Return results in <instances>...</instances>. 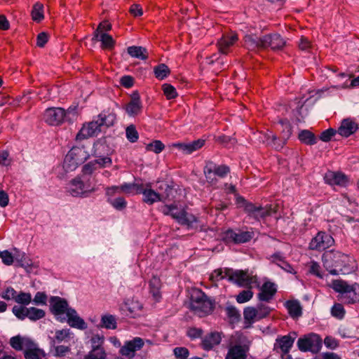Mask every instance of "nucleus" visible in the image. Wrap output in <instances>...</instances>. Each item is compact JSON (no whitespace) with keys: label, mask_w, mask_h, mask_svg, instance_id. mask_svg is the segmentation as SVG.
Returning <instances> with one entry per match:
<instances>
[{"label":"nucleus","mask_w":359,"mask_h":359,"mask_svg":"<svg viewBox=\"0 0 359 359\" xmlns=\"http://www.w3.org/2000/svg\"><path fill=\"white\" fill-rule=\"evenodd\" d=\"M203 172L207 182L212 186H215L217 182V175L215 173V172L212 171L211 167L209 168L206 165L204 168Z\"/></svg>","instance_id":"nucleus-54"},{"label":"nucleus","mask_w":359,"mask_h":359,"mask_svg":"<svg viewBox=\"0 0 359 359\" xmlns=\"http://www.w3.org/2000/svg\"><path fill=\"white\" fill-rule=\"evenodd\" d=\"M141 194H143V201L149 205H152L157 201H163V196L151 189L142 187Z\"/></svg>","instance_id":"nucleus-33"},{"label":"nucleus","mask_w":359,"mask_h":359,"mask_svg":"<svg viewBox=\"0 0 359 359\" xmlns=\"http://www.w3.org/2000/svg\"><path fill=\"white\" fill-rule=\"evenodd\" d=\"M226 274L229 275V280L239 286H248L252 283V278L246 271L241 270L233 271L226 268Z\"/></svg>","instance_id":"nucleus-13"},{"label":"nucleus","mask_w":359,"mask_h":359,"mask_svg":"<svg viewBox=\"0 0 359 359\" xmlns=\"http://www.w3.org/2000/svg\"><path fill=\"white\" fill-rule=\"evenodd\" d=\"M245 46L250 50L264 48V36L258 37L256 35L248 34L244 38Z\"/></svg>","instance_id":"nucleus-29"},{"label":"nucleus","mask_w":359,"mask_h":359,"mask_svg":"<svg viewBox=\"0 0 359 359\" xmlns=\"http://www.w3.org/2000/svg\"><path fill=\"white\" fill-rule=\"evenodd\" d=\"M125 109L129 116L135 117L141 114L142 104L137 92H135L131 95L130 100L126 105Z\"/></svg>","instance_id":"nucleus-20"},{"label":"nucleus","mask_w":359,"mask_h":359,"mask_svg":"<svg viewBox=\"0 0 359 359\" xmlns=\"http://www.w3.org/2000/svg\"><path fill=\"white\" fill-rule=\"evenodd\" d=\"M111 29V25L108 21H102L100 22L93 33V40H98V37L101 33L109 31Z\"/></svg>","instance_id":"nucleus-48"},{"label":"nucleus","mask_w":359,"mask_h":359,"mask_svg":"<svg viewBox=\"0 0 359 359\" xmlns=\"http://www.w3.org/2000/svg\"><path fill=\"white\" fill-rule=\"evenodd\" d=\"M32 20L36 22H40L44 18L43 6L40 3H36L32 11Z\"/></svg>","instance_id":"nucleus-47"},{"label":"nucleus","mask_w":359,"mask_h":359,"mask_svg":"<svg viewBox=\"0 0 359 359\" xmlns=\"http://www.w3.org/2000/svg\"><path fill=\"white\" fill-rule=\"evenodd\" d=\"M50 309L51 313L57 317V319H60L61 316L66 314L67 316V311L72 309L69 307L67 301L65 299L57 296H53L50 298Z\"/></svg>","instance_id":"nucleus-12"},{"label":"nucleus","mask_w":359,"mask_h":359,"mask_svg":"<svg viewBox=\"0 0 359 359\" xmlns=\"http://www.w3.org/2000/svg\"><path fill=\"white\" fill-rule=\"evenodd\" d=\"M190 309L198 315L207 314L212 311V305L204 294H200L198 297H191Z\"/></svg>","instance_id":"nucleus-10"},{"label":"nucleus","mask_w":359,"mask_h":359,"mask_svg":"<svg viewBox=\"0 0 359 359\" xmlns=\"http://www.w3.org/2000/svg\"><path fill=\"white\" fill-rule=\"evenodd\" d=\"M164 148V144L160 140H154L146 146V149L147 151H153L156 154L161 153Z\"/></svg>","instance_id":"nucleus-51"},{"label":"nucleus","mask_w":359,"mask_h":359,"mask_svg":"<svg viewBox=\"0 0 359 359\" xmlns=\"http://www.w3.org/2000/svg\"><path fill=\"white\" fill-rule=\"evenodd\" d=\"M90 351H105L104 348V337L100 334H93L90 339Z\"/></svg>","instance_id":"nucleus-37"},{"label":"nucleus","mask_w":359,"mask_h":359,"mask_svg":"<svg viewBox=\"0 0 359 359\" xmlns=\"http://www.w3.org/2000/svg\"><path fill=\"white\" fill-rule=\"evenodd\" d=\"M142 305L138 302L128 301L121 307L124 314L130 318H136L140 315Z\"/></svg>","instance_id":"nucleus-27"},{"label":"nucleus","mask_w":359,"mask_h":359,"mask_svg":"<svg viewBox=\"0 0 359 359\" xmlns=\"http://www.w3.org/2000/svg\"><path fill=\"white\" fill-rule=\"evenodd\" d=\"M297 334L290 333L287 335L278 337L274 344V349H280L283 354H287L293 346Z\"/></svg>","instance_id":"nucleus-18"},{"label":"nucleus","mask_w":359,"mask_h":359,"mask_svg":"<svg viewBox=\"0 0 359 359\" xmlns=\"http://www.w3.org/2000/svg\"><path fill=\"white\" fill-rule=\"evenodd\" d=\"M248 347L246 345L236 344L231 346L225 359H247Z\"/></svg>","instance_id":"nucleus-26"},{"label":"nucleus","mask_w":359,"mask_h":359,"mask_svg":"<svg viewBox=\"0 0 359 359\" xmlns=\"http://www.w3.org/2000/svg\"><path fill=\"white\" fill-rule=\"evenodd\" d=\"M97 41H101L102 48L104 49H112L115 44L112 36L106 33H101Z\"/></svg>","instance_id":"nucleus-44"},{"label":"nucleus","mask_w":359,"mask_h":359,"mask_svg":"<svg viewBox=\"0 0 359 359\" xmlns=\"http://www.w3.org/2000/svg\"><path fill=\"white\" fill-rule=\"evenodd\" d=\"M32 342V341L30 339L20 336L13 337L10 341L11 346L17 351H20L23 348L26 350Z\"/></svg>","instance_id":"nucleus-34"},{"label":"nucleus","mask_w":359,"mask_h":359,"mask_svg":"<svg viewBox=\"0 0 359 359\" xmlns=\"http://www.w3.org/2000/svg\"><path fill=\"white\" fill-rule=\"evenodd\" d=\"M154 72L157 79L163 80L169 75L170 69L165 64H160L154 68Z\"/></svg>","instance_id":"nucleus-46"},{"label":"nucleus","mask_w":359,"mask_h":359,"mask_svg":"<svg viewBox=\"0 0 359 359\" xmlns=\"http://www.w3.org/2000/svg\"><path fill=\"white\" fill-rule=\"evenodd\" d=\"M81 180L79 177L72 180L68 187L69 193L74 197L83 196L87 193H91L95 191V188L90 182L88 179Z\"/></svg>","instance_id":"nucleus-7"},{"label":"nucleus","mask_w":359,"mask_h":359,"mask_svg":"<svg viewBox=\"0 0 359 359\" xmlns=\"http://www.w3.org/2000/svg\"><path fill=\"white\" fill-rule=\"evenodd\" d=\"M334 242V238L330 234L320 231L311 239L309 248L313 250H324L331 247Z\"/></svg>","instance_id":"nucleus-8"},{"label":"nucleus","mask_w":359,"mask_h":359,"mask_svg":"<svg viewBox=\"0 0 359 359\" xmlns=\"http://www.w3.org/2000/svg\"><path fill=\"white\" fill-rule=\"evenodd\" d=\"M222 339V333L219 332H211L201 338V346L205 351H209L218 346Z\"/></svg>","instance_id":"nucleus-17"},{"label":"nucleus","mask_w":359,"mask_h":359,"mask_svg":"<svg viewBox=\"0 0 359 359\" xmlns=\"http://www.w3.org/2000/svg\"><path fill=\"white\" fill-rule=\"evenodd\" d=\"M144 344V340L140 337H135L132 340L126 341L121 348L120 353L123 355L133 357L137 351L140 350Z\"/></svg>","instance_id":"nucleus-14"},{"label":"nucleus","mask_w":359,"mask_h":359,"mask_svg":"<svg viewBox=\"0 0 359 359\" xmlns=\"http://www.w3.org/2000/svg\"><path fill=\"white\" fill-rule=\"evenodd\" d=\"M322 344V340L317 334L311 333L299 338L297 345L298 348L303 352L311 351L317 353Z\"/></svg>","instance_id":"nucleus-5"},{"label":"nucleus","mask_w":359,"mask_h":359,"mask_svg":"<svg viewBox=\"0 0 359 359\" xmlns=\"http://www.w3.org/2000/svg\"><path fill=\"white\" fill-rule=\"evenodd\" d=\"M285 128L287 129V135H282L281 137H278L276 136V140L274 141L272 149L280 151L285 145L287 140L289 139L292 134V127L290 124L286 123Z\"/></svg>","instance_id":"nucleus-38"},{"label":"nucleus","mask_w":359,"mask_h":359,"mask_svg":"<svg viewBox=\"0 0 359 359\" xmlns=\"http://www.w3.org/2000/svg\"><path fill=\"white\" fill-rule=\"evenodd\" d=\"M237 41V34L234 32L224 34L217 41L219 52L222 54L226 55L229 53V48L233 46Z\"/></svg>","instance_id":"nucleus-21"},{"label":"nucleus","mask_w":359,"mask_h":359,"mask_svg":"<svg viewBox=\"0 0 359 359\" xmlns=\"http://www.w3.org/2000/svg\"><path fill=\"white\" fill-rule=\"evenodd\" d=\"M288 313L292 318H298L302 315V307L299 300H287L284 304Z\"/></svg>","instance_id":"nucleus-31"},{"label":"nucleus","mask_w":359,"mask_h":359,"mask_svg":"<svg viewBox=\"0 0 359 359\" xmlns=\"http://www.w3.org/2000/svg\"><path fill=\"white\" fill-rule=\"evenodd\" d=\"M325 181L331 185L345 186L347 182V177L341 172L328 171L325 175Z\"/></svg>","instance_id":"nucleus-28"},{"label":"nucleus","mask_w":359,"mask_h":359,"mask_svg":"<svg viewBox=\"0 0 359 359\" xmlns=\"http://www.w3.org/2000/svg\"><path fill=\"white\" fill-rule=\"evenodd\" d=\"M142 184L123 183L121 186H113L106 189V194L108 196H113L116 193H124L127 195H135L141 194Z\"/></svg>","instance_id":"nucleus-9"},{"label":"nucleus","mask_w":359,"mask_h":359,"mask_svg":"<svg viewBox=\"0 0 359 359\" xmlns=\"http://www.w3.org/2000/svg\"><path fill=\"white\" fill-rule=\"evenodd\" d=\"M101 325L107 329L116 328V320L113 315H104L101 318Z\"/></svg>","instance_id":"nucleus-45"},{"label":"nucleus","mask_w":359,"mask_h":359,"mask_svg":"<svg viewBox=\"0 0 359 359\" xmlns=\"http://www.w3.org/2000/svg\"><path fill=\"white\" fill-rule=\"evenodd\" d=\"M24 355L25 359H46V353L43 350L39 348L33 341L25 350Z\"/></svg>","instance_id":"nucleus-30"},{"label":"nucleus","mask_w":359,"mask_h":359,"mask_svg":"<svg viewBox=\"0 0 359 359\" xmlns=\"http://www.w3.org/2000/svg\"><path fill=\"white\" fill-rule=\"evenodd\" d=\"M358 130V125L351 118L344 119L337 130L338 134L342 137H349Z\"/></svg>","instance_id":"nucleus-24"},{"label":"nucleus","mask_w":359,"mask_h":359,"mask_svg":"<svg viewBox=\"0 0 359 359\" xmlns=\"http://www.w3.org/2000/svg\"><path fill=\"white\" fill-rule=\"evenodd\" d=\"M285 41L280 34H273L264 36V48L270 47L273 50L281 49Z\"/></svg>","instance_id":"nucleus-25"},{"label":"nucleus","mask_w":359,"mask_h":359,"mask_svg":"<svg viewBox=\"0 0 359 359\" xmlns=\"http://www.w3.org/2000/svg\"><path fill=\"white\" fill-rule=\"evenodd\" d=\"M227 277L229 278V275L226 274V269L224 271L222 269H217L211 273L210 280L213 282H217Z\"/></svg>","instance_id":"nucleus-58"},{"label":"nucleus","mask_w":359,"mask_h":359,"mask_svg":"<svg viewBox=\"0 0 359 359\" xmlns=\"http://www.w3.org/2000/svg\"><path fill=\"white\" fill-rule=\"evenodd\" d=\"M277 292V287L275 283L270 281L265 282L260 289L258 294V299L263 302H269Z\"/></svg>","instance_id":"nucleus-22"},{"label":"nucleus","mask_w":359,"mask_h":359,"mask_svg":"<svg viewBox=\"0 0 359 359\" xmlns=\"http://www.w3.org/2000/svg\"><path fill=\"white\" fill-rule=\"evenodd\" d=\"M299 140L304 144L313 145L317 142L315 135L309 130H302L298 135Z\"/></svg>","instance_id":"nucleus-39"},{"label":"nucleus","mask_w":359,"mask_h":359,"mask_svg":"<svg viewBox=\"0 0 359 359\" xmlns=\"http://www.w3.org/2000/svg\"><path fill=\"white\" fill-rule=\"evenodd\" d=\"M331 313L334 317L341 319L344 316L345 310L342 304L336 303L332 307Z\"/></svg>","instance_id":"nucleus-57"},{"label":"nucleus","mask_w":359,"mask_h":359,"mask_svg":"<svg viewBox=\"0 0 359 359\" xmlns=\"http://www.w3.org/2000/svg\"><path fill=\"white\" fill-rule=\"evenodd\" d=\"M164 95L168 100L174 99L177 96L176 89L169 83H164L162 86Z\"/></svg>","instance_id":"nucleus-53"},{"label":"nucleus","mask_w":359,"mask_h":359,"mask_svg":"<svg viewBox=\"0 0 359 359\" xmlns=\"http://www.w3.org/2000/svg\"><path fill=\"white\" fill-rule=\"evenodd\" d=\"M205 141L198 139L190 142H176L172 144L170 147L176 148L183 154H191L195 151L198 150L204 145Z\"/></svg>","instance_id":"nucleus-16"},{"label":"nucleus","mask_w":359,"mask_h":359,"mask_svg":"<svg viewBox=\"0 0 359 359\" xmlns=\"http://www.w3.org/2000/svg\"><path fill=\"white\" fill-rule=\"evenodd\" d=\"M254 233L249 231L228 229L224 232L223 241L228 244H240L250 241L253 237Z\"/></svg>","instance_id":"nucleus-6"},{"label":"nucleus","mask_w":359,"mask_h":359,"mask_svg":"<svg viewBox=\"0 0 359 359\" xmlns=\"http://www.w3.org/2000/svg\"><path fill=\"white\" fill-rule=\"evenodd\" d=\"M15 301L23 305H28L32 302V295L30 293L20 292L16 294Z\"/></svg>","instance_id":"nucleus-55"},{"label":"nucleus","mask_w":359,"mask_h":359,"mask_svg":"<svg viewBox=\"0 0 359 359\" xmlns=\"http://www.w3.org/2000/svg\"><path fill=\"white\" fill-rule=\"evenodd\" d=\"M65 320L70 327L74 328L84 330L88 327L87 323L78 315L74 309H70L68 310L67 318H62L60 319V322H64Z\"/></svg>","instance_id":"nucleus-15"},{"label":"nucleus","mask_w":359,"mask_h":359,"mask_svg":"<svg viewBox=\"0 0 359 359\" xmlns=\"http://www.w3.org/2000/svg\"><path fill=\"white\" fill-rule=\"evenodd\" d=\"M72 335V332L67 328L56 330L53 341L57 343L69 342Z\"/></svg>","instance_id":"nucleus-40"},{"label":"nucleus","mask_w":359,"mask_h":359,"mask_svg":"<svg viewBox=\"0 0 359 359\" xmlns=\"http://www.w3.org/2000/svg\"><path fill=\"white\" fill-rule=\"evenodd\" d=\"M84 154L85 151L83 148H72L65 156V164H66L67 161L72 162L74 168H75L80 162L83 159H86V156Z\"/></svg>","instance_id":"nucleus-23"},{"label":"nucleus","mask_w":359,"mask_h":359,"mask_svg":"<svg viewBox=\"0 0 359 359\" xmlns=\"http://www.w3.org/2000/svg\"><path fill=\"white\" fill-rule=\"evenodd\" d=\"M66 116V111L61 107H51L47 109L43 114V119L50 126H58L63 123Z\"/></svg>","instance_id":"nucleus-11"},{"label":"nucleus","mask_w":359,"mask_h":359,"mask_svg":"<svg viewBox=\"0 0 359 359\" xmlns=\"http://www.w3.org/2000/svg\"><path fill=\"white\" fill-rule=\"evenodd\" d=\"M161 211L165 215L171 216L178 223L188 228L196 226L198 219L194 215L186 212L184 209L179 208L175 204L162 205Z\"/></svg>","instance_id":"nucleus-3"},{"label":"nucleus","mask_w":359,"mask_h":359,"mask_svg":"<svg viewBox=\"0 0 359 359\" xmlns=\"http://www.w3.org/2000/svg\"><path fill=\"white\" fill-rule=\"evenodd\" d=\"M187 336L191 339L201 338L203 331L201 328L190 327L187 330Z\"/></svg>","instance_id":"nucleus-61"},{"label":"nucleus","mask_w":359,"mask_h":359,"mask_svg":"<svg viewBox=\"0 0 359 359\" xmlns=\"http://www.w3.org/2000/svg\"><path fill=\"white\" fill-rule=\"evenodd\" d=\"M46 312L41 309L29 307L27 310V318L32 321H36L44 318Z\"/></svg>","instance_id":"nucleus-42"},{"label":"nucleus","mask_w":359,"mask_h":359,"mask_svg":"<svg viewBox=\"0 0 359 359\" xmlns=\"http://www.w3.org/2000/svg\"><path fill=\"white\" fill-rule=\"evenodd\" d=\"M236 203L238 208H242L244 210L250 213L252 208H254V204L247 201L243 196H236Z\"/></svg>","instance_id":"nucleus-50"},{"label":"nucleus","mask_w":359,"mask_h":359,"mask_svg":"<svg viewBox=\"0 0 359 359\" xmlns=\"http://www.w3.org/2000/svg\"><path fill=\"white\" fill-rule=\"evenodd\" d=\"M174 354L177 359H187L189 351L184 347H177L173 350Z\"/></svg>","instance_id":"nucleus-62"},{"label":"nucleus","mask_w":359,"mask_h":359,"mask_svg":"<svg viewBox=\"0 0 359 359\" xmlns=\"http://www.w3.org/2000/svg\"><path fill=\"white\" fill-rule=\"evenodd\" d=\"M269 313L268 307H247L243 311L244 318L249 323L255 322V320L262 319L266 316Z\"/></svg>","instance_id":"nucleus-19"},{"label":"nucleus","mask_w":359,"mask_h":359,"mask_svg":"<svg viewBox=\"0 0 359 359\" xmlns=\"http://www.w3.org/2000/svg\"><path fill=\"white\" fill-rule=\"evenodd\" d=\"M128 53L133 57L145 60L148 57L147 48L142 46H132L127 48Z\"/></svg>","instance_id":"nucleus-36"},{"label":"nucleus","mask_w":359,"mask_h":359,"mask_svg":"<svg viewBox=\"0 0 359 359\" xmlns=\"http://www.w3.org/2000/svg\"><path fill=\"white\" fill-rule=\"evenodd\" d=\"M161 281L159 278L154 276L149 281V292L156 301L161 298Z\"/></svg>","instance_id":"nucleus-35"},{"label":"nucleus","mask_w":359,"mask_h":359,"mask_svg":"<svg viewBox=\"0 0 359 359\" xmlns=\"http://www.w3.org/2000/svg\"><path fill=\"white\" fill-rule=\"evenodd\" d=\"M109 203L117 210H122L127 205V202L123 197H118L114 200H110Z\"/></svg>","instance_id":"nucleus-59"},{"label":"nucleus","mask_w":359,"mask_h":359,"mask_svg":"<svg viewBox=\"0 0 359 359\" xmlns=\"http://www.w3.org/2000/svg\"><path fill=\"white\" fill-rule=\"evenodd\" d=\"M206 165L209 168L211 167L212 171L215 172L217 177L222 178L224 177L230 172L229 168L224 165H217L212 162H208Z\"/></svg>","instance_id":"nucleus-41"},{"label":"nucleus","mask_w":359,"mask_h":359,"mask_svg":"<svg viewBox=\"0 0 359 359\" xmlns=\"http://www.w3.org/2000/svg\"><path fill=\"white\" fill-rule=\"evenodd\" d=\"M331 287L342 294V299L347 304L359 302V284L348 285L342 280H334L332 282Z\"/></svg>","instance_id":"nucleus-4"},{"label":"nucleus","mask_w":359,"mask_h":359,"mask_svg":"<svg viewBox=\"0 0 359 359\" xmlns=\"http://www.w3.org/2000/svg\"><path fill=\"white\" fill-rule=\"evenodd\" d=\"M250 210V215L256 219L264 218L267 216L272 215L276 212V210L272 205H267L266 207L256 206L254 204V208Z\"/></svg>","instance_id":"nucleus-32"},{"label":"nucleus","mask_w":359,"mask_h":359,"mask_svg":"<svg viewBox=\"0 0 359 359\" xmlns=\"http://www.w3.org/2000/svg\"><path fill=\"white\" fill-rule=\"evenodd\" d=\"M97 168L98 166H96V163H95L94 161H90L83 165L82 169L83 175H90Z\"/></svg>","instance_id":"nucleus-63"},{"label":"nucleus","mask_w":359,"mask_h":359,"mask_svg":"<svg viewBox=\"0 0 359 359\" xmlns=\"http://www.w3.org/2000/svg\"><path fill=\"white\" fill-rule=\"evenodd\" d=\"M116 121V114L109 111H102L96 119L83 124L76 135L77 140H84L90 137L97 136L102 128H109L113 126Z\"/></svg>","instance_id":"nucleus-2"},{"label":"nucleus","mask_w":359,"mask_h":359,"mask_svg":"<svg viewBox=\"0 0 359 359\" xmlns=\"http://www.w3.org/2000/svg\"><path fill=\"white\" fill-rule=\"evenodd\" d=\"M126 135L128 140L132 143L136 142L139 138L138 132L134 125H130L126 128Z\"/></svg>","instance_id":"nucleus-49"},{"label":"nucleus","mask_w":359,"mask_h":359,"mask_svg":"<svg viewBox=\"0 0 359 359\" xmlns=\"http://www.w3.org/2000/svg\"><path fill=\"white\" fill-rule=\"evenodd\" d=\"M337 133V130L333 128H328L321 133L320 139L325 142H329L332 137Z\"/></svg>","instance_id":"nucleus-60"},{"label":"nucleus","mask_w":359,"mask_h":359,"mask_svg":"<svg viewBox=\"0 0 359 359\" xmlns=\"http://www.w3.org/2000/svg\"><path fill=\"white\" fill-rule=\"evenodd\" d=\"M27 307L15 305L13 307L12 311L18 319L23 320L27 318Z\"/></svg>","instance_id":"nucleus-52"},{"label":"nucleus","mask_w":359,"mask_h":359,"mask_svg":"<svg viewBox=\"0 0 359 359\" xmlns=\"http://www.w3.org/2000/svg\"><path fill=\"white\" fill-rule=\"evenodd\" d=\"M253 297V292L250 290H243L236 297L237 302L243 304L250 300Z\"/></svg>","instance_id":"nucleus-56"},{"label":"nucleus","mask_w":359,"mask_h":359,"mask_svg":"<svg viewBox=\"0 0 359 359\" xmlns=\"http://www.w3.org/2000/svg\"><path fill=\"white\" fill-rule=\"evenodd\" d=\"M106 351H89L83 359H106Z\"/></svg>","instance_id":"nucleus-64"},{"label":"nucleus","mask_w":359,"mask_h":359,"mask_svg":"<svg viewBox=\"0 0 359 359\" xmlns=\"http://www.w3.org/2000/svg\"><path fill=\"white\" fill-rule=\"evenodd\" d=\"M324 267L332 275L346 274L353 270V260L346 254L339 251L330 250L322 257Z\"/></svg>","instance_id":"nucleus-1"},{"label":"nucleus","mask_w":359,"mask_h":359,"mask_svg":"<svg viewBox=\"0 0 359 359\" xmlns=\"http://www.w3.org/2000/svg\"><path fill=\"white\" fill-rule=\"evenodd\" d=\"M259 140L267 147L272 148L274 141L276 140V135L273 132L268 130L266 133H260Z\"/></svg>","instance_id":"nucleus-43"}]
</instances>
